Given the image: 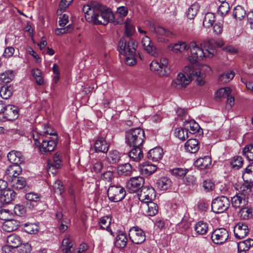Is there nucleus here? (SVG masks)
Instances as JSON below:
<instances>
[{
  "label": "nucleus",
  "instance_id": "37",
  "mask_svg": "<svg viewBox=\"0 0 253 253\" xmlns=\"http://www.w3.org/2000/svg\"><path fill=\"white\" fill-rule=\"evenodd\" d=\"M109 146L102 138L97 140L94 144L95 151L96 152L106 153L108 151Z\"/></svg>",
  "mask_w": 253,
  "mask_h": 253
},
{
  "label": "nucleus",
  "instance_id": "54",
  "mask_svg": "<svg viewBox=\"0 0 253 253\" xmlns=\"http://www.w3.org/2000/svg\"><path fill=\"white\" fill-rule=\"evenodd\" d=\"M190 223L186 219L183 218L176 226V229L179 233H182L186 231L189 228Z\"/></svg>",
  "mask_w": 253,
  "mask_h": 253
},
{
  "label": "nucleus",
  "instance_id": "42",
  "mask_svg": "<svg viewBox=\"0 0 253 253\" xmlns=\"http://www.w3.org/2000/svg\"><path fill=\"white\" fill-rule=\"evenodd\" d=\"M235 76L233 71L224 73L219 76L218 82L221 84H226L232 80Z\"/></svg>",
  "mask_w": 253,
  "mask_h": 253
},
{
  "label": "nucleus",
  "instance_id": "8",
  "mask_svg": "<svg viewBox=\"0 0 253 253\" xmlns=\"http://www.w3.org/2000/svg\"><path fill=\"white\" fill-rule=\"evenodd\" d=\"M144 179L141 176L131 178L127 182L126 187L129 193H133L138 191L143 186Z\"/></svg>",
  "mask_w": 253,
  "mask_h": 253
},
{
  "label": "nucleus",
  "instance_id": "53",
  "mask_svg": "<svg viewBox=\"0 0 253 253\" xmlns=\"http://www.w3.org/2000/svg\"><path fill=\"white\" fill-rule=\"evenodd\" d=\"M100 226L101 229H106L109 232H111V218L108 216L102 217L100 219Z\"/></svg>",
  "mask_w": 253,
  "mask_h": 253
},
{
  "label": "nucleus",
  "instance_id": "11",
  "mask_svg": "<svg viewBox=\"0 0 253 253\" xmlns=\"http://www.w3.org/2000/svg\"><path fill=\"white\" fill-rule=\"evenodd\" d=\"M127 13L128 9L126 7H119L115 14L112 12V23L115 25L122 24L123 18L127 15Z\"/></svg>",
  "mask_w": 253,
  "mask_h": 253
},
{
  "label": "nucleus",
  "instance_id": "9",
  "mask_svg": "<svg viewBox=\"0 0 253 253\" xmlns=\"http://www.w3.org/2000/svg\"><path fill=\"white\" fill-rule=\"evenodd\" d=\"M229 236L228 231L225 228H219L212 232L211 239L216 244H222L228 239Z\"/></svg>",
  "mask_w": 253,
  "mask_h": 253
},
{
  "label": "nucleus",
  "instance_id": "24",
  "mask_svg": "<svg viewBox=\"0 0 253 253\" xmlns=\"http://www.w3.org/2000/svg\"><path fill=\"white\" fill-rule=\"evenodd\" d=\"M117 173L120 177L130 176L132 174V167L129 163L119 165L116 168Z\"/></svg>",
  "mask_w": 253,
  "mask_h": 253
},
{
  "label": "nucleus",
  "instance_id": "12",
  "mask_svg": "<svg viewBox=\"0 0 253 253\" xmlns=\"http://www.w3.org/2000/svg\"><path fill=\"white\" fill-rule=\"evenodd\" d=\"M101 7V4L98 2H95L91 5H84L82 8V10L84 14V17L86 21L89 22L92 21L93 14L96 11L97 8Z\"/></svg>",
  "mask_w": 253,
  "mask_h": 253
},
{
  "label": "nucleus",
  "instance_id": "36",
  "mask_svg": "<svg viewBox=\"0 0 253 253\" xmlns=\"http://www.w3.org/2000/svg\"><path fill=\"white\" fill-rule=\"evenodd\" d=\"M129 152V157L133 161L138 162L143 157V153L140 146L132 147Z\"/></svg>",
  "mask_w": 253,
  "mask_h": 253
},
{
  "label": "nucleus",
  "instance_id": "7",
  "mask_svg": "<svg viewBox=\"0 0 253 253\" xmlns=\"http://www.w3.org/2000/svg\"><path fill=\"white\" fill-rule=\"evenodd\" d=\"M128 236L130 241L135 244H141L146 240L144 231L138 227H132L130 228Z\"/></svg>",
  "mask_w": 253,
  "mask_h": 253
},
{
  "label": "nucleus",
  "instance_id": "61",
  "mask_svg": "<svg viewBox=\"0 0 253 253\" xmlns=\"http://www.w3.org/2000/svg\"><path fill=\"white\" fill-rule=\"evenodd\" d=\"M221 3L218 8V13L221 16H224L228 12L230 6L227 2H221Z\"/></svg>",
  "mask_w": 253,
  "mask_h": 253
},
{
  "label": "nucleus",
  "instance_id": "15",
  "mask_svg": "<svg viewBox=\"0 0 253 253\" xmlns=\"http://www.w3.org/2000/svg\"><path fill=\"white\" fill-rule=\"evenodd\" d=\"M3 110L2 114L5 119L12 121L18 118V111L16 106L12 105H6Z\"/></svg>",
  "mask_w": 253,
  "mask_h": 253
},
{
  "label": "nucleus",
  "instance_id": "52",
  "mask_svg": "<svg viewBox=\"0 0 253 253\" xmlns=\"http://www.w3.org/2000/svg\"><path fill=\"white\" fill-rule=\"evenodd\" d=\"M24 230L28 234H36L38 232L39 229L38 225L36 223H26L24 224Z\"/></svg>",
  "mask_w": 253,
  "mask_h": 253
},
{
  "label": "nucleus",
  "instance_id": "23",
  "mask_svg": "<svg viewBox=\"0 0 253 253\" xmlns=\"http://www.w3.org/2000/svg\"><path fill=\"white\" fill-rule=\"evenodd\" d=\"M248 233V227L246 224L238 223L234 227V233L237 239H241L245 237Z\"/></svg>",
  "mask_w": 253,
  "mask_h": 253
},
{
  "label": "nucleus",
  "instance_id": "16",
  "mask_svg": "<svg viewBox=\"0 0 253 253\" xmlns=\"http://www.w3.org/2000/svg\"><path fill=\"white\" fill-rule=\"evenodd\" d=\"M183 127H184L187 131H189L190 133L195 134L198 133L200 134L203 133L202 129L194 120H185L183 123Z\"/></svg>",
  "mask_w": 253,
  "mask_h": 253
},
{
  "label": "nucleus",
  "instance_id": "4",
  "mask_svg": "<svg viewBox=\"0 0 253 253\" xmlns=\"http://www.w3.org/2000/svg\"><path fill=\"white\" fill-rule=\"evenodd\" d=\"M110 9L106 7L102 4L99 8H97L96 11H95L92 16L93 20L89 21L96 25H107L110 20Z\"/></svg>",
  "mask_w": 253,
  "mask_h": 253
},
{
  "label": "nucleus",
  "instance_id": "29",
  "mask_svg": "<svg viewBox=\"0 0 253 253\" xmlns=\"http://www.w3.org/2000/svg\"><path fill=\"white\" fill-rule=\"evenodd\" d=\"M135 31V27L131 22V20L127 18L125 22V38L127 39L132 38Z\"/></svg>",
  "mask_w": 253,
  "mask_h": 253
},
{
  "label": "nucleus",
  "instance_id": "40",
  "mask_svg": "<svg viewBox=\"0 0 253 253\" xmlns=\"http://www.w3.org/2000/svg\"><path fill=\"white\" fill-rule=\"evenodd\" d=\"M14 75L11 70H7L0 74V83L7 84L14 79Z\"/></svg>",
  "mask_w": 253,
  "mask_h": 253
},
{
  "label": "nucleus",
  "instance_id": "13",
  "mask_svg": "<svg viewBox=\"0 0 253 253\" xmlns=\"http://www.w3.org/2000/svg\"><path fill=\"white\" fill-rule=\"evenodd\" d=\"M126 190L120 185L112 184V201L117 202L122 201L125 197Z\"/></svg>",
  "mask_w": 253,
  "mask_h": 253
},
{
  "label": "nucleus",
  "instance_id": "49",
  "mask_svg": "<svg viewBox=\"0 0 253 253\" xmlns=\"http://www.w3.org/2000/svg\"><path fill=\"white\" fill-rule=\"evenodd\" d=\"M200 8V5L198 3L192 4L187 11V17L189 19H193L197 14Z\"/></svg>",
  "mask_w": 253,
  "mask_h": 253
},
{
  "label": "nucleus",
  "instance_id": "1",
  "mask_svg": "<svg viewBox=\"0 0 253 253\" xmlns=\"http://www.w3.org/2000/svg\"><path fill=\"white\" fill-rule=\"evenodd\" d=\"M118 47L119 53L125 57V61L127 65L133 66L136 64L137 42L135 39L122 37L119 42Z\"/></svg>",
  "mask_w": 253,
  "mask_h": 253
},
{
  "label": "nucleus",
  "instance_id": "58",
  "mask_svg": "<svg viewBox=\"0 0 253 253\" xmlns=\"http://www.w3.org/2000/svg\"><path fill=\"white\" fill-rule=\"evenodd\" d=\"M33 138L35 141V144L39 147L41 145V141L42 142V139H44V135L42 133H40L37 130H34L32 134Z\"/></svg>",
  "mask_w": 253,
  "mask_h": 253
},
{
  "label": "nucleus",
  "instance_id": "21",
  "mask_svg": "<svg viewBox=\"0 0 253 253\" xmlns=\"http://www.w3.org/2000/svg\"><path fill=\"white\" fill-rule=\"evenodd\" d=\"M138 169L141 174L145 176H148L154 173L157 168L154 165L148 162H144L139 165Z\"/></svg>",
  "mask_w": 253,
  "mask_h": 253
},
{
  "label": "nucleus",
  "instance_id": "63",
  "mask_svg": "<svg viewBox=\"0 0 253 253\" xmlns=\"http://www.w3.org/2000/svg\"><path fill=\"white\" fill-rule=\"evenodd\" d=\"M17 253H30L32 248L30 244L26 243L19 246Z\"/></svg>",
  "mask_w": 253,
  "mask_h": 253
},
{
  "label": "nucleus",
  "instance_id": "26",
  "mask_svg": "<svg viewBox=\"0 0 253 253\" xmlns=\"http://www.w3.org/2000/svg\"><path fill=\"white\" fill-rule=\"evenodd\" d=\"M163 154V149L160 147H156L148 152L147 158L153 161L158 162L162 159Z\"/></svg>",
  "mask_w": 253,
  "mask_h": 253
},
{
  "label": "nucleus",
  "instance_id": "50",
  "mask_svg": "<svg viewBox=\"0 0 253 253\" xmlns=\"http://www.w3.org/2000/svg\"><path fill=\"white\" fill-rule=\"evenodd\" d=\"M231 89L229 87H224L219 89L216 92L215 99L220 101L221 98H226L231 94Z\"/></svg>",
  "mask_w": 253,
  "mask_h": 253
},
{
  "label": "nucleus",
  "instance_id": "55",
  "mask_svg": "<svg viewBox=\"0 0 253 253\" xmlns=\"http://www.w3.org/2000/svg\"><path fill=\"white\" fill-rule=\"evenodd\" d=\"M243 155L249 161H253V144L246 146L243 150Z\"/></svg>",
  "mask_w": 253,
  "mask_h": 253
},
{
  "label": "nucleus",
  "instance_id": "30",
  "mask_svg": "<svg viewBox=\"0 0 253 253\" xmlns=\"http://www.w3.org/2000/svg\"><path fill=\"white\" fill-rule=\"evenodd\" d=\"M156 185L161 190L166 191L171 187L172 181L167 177H163L157 180Z\"/></svg>",
  "mask_w": 253,
  "mask_h": 253
},
{
  "label": "nucleus",
  "instance_id": "57",
  "mask_svg": "<svg viewBox=\"0 0 253 253\" xmlns=\"http://www.w3.org/2000/svg\"><path fill=\"white\" fill-rule=\"evenodd\" d=\"M175 136L183 141L188 138V131L183 127L177 128L175 130Z\"/></svg>",
  "mask_w": 253,
  "mask_h": 253
},
{
  "label": "nucleus",
  "instance_id": "43",
  "mask_svg": "<svg viewBox=\"0 0 253 253\" xmlns=\"http://www.w3.org/2000/svg\"><path fill=\"white\" fill-rule=\"evenodd\" d=\"M13 91L12 86L3 85L0 88V95L3 99H7L12 95Z\"/></svg>",
  "mask_w": 253,
  "mask_h": 253
},
{
  "label": "nucleus",
  "instance_id": "25",
  "mask_svg": "<svg viewBox=\"0 0 253 253\" xmlns=\"http://www.w3.org/2000/svg\"><path fill=\"white\" fill-rule=\"evenodd\" d=\"M154 194V189L152 187H147L143 186L140 191V193L138 194V199L140 201L152 200V197Z\"/></svg>",
  "mask_w": 253,
  "mask_h": 253
},
{
  "label": "nucleus",
  "instance_id": "56",
  "mask_svg": "<svg viewBox=\"0 0 253 253\" xmlns=\"http://www.w3.org/2000/svg\"><path fill=\"white\" fill-rule=\"evenodd\" d=\"M188 45L185 42L175 43L172 45L171 50L175 53H181L182 51L187 50Z\"/></svg>",
  "mask_w": 253,
  "mask_h": 253
},
{
  "label": "nucleus",
  "instance_id": "46",
  "mask_svg": "<svg viewBox=\"0 0 253 253\" xmlns=\"http://www.w3.org/2000/svg\"><path fill=\"white\" fill-rule=\"evenodd\" d=\"M208 224L203 221H199L195 225V230L199 235L205 234L208 230Z\"/></svg>",
  "mask_w": 253,
  "mask_h": 253
},
{
  "label": "nucleus",
  "instance_id": "60",
  "mask_svg": "<svg viewBox=\"0 0 253 253\" xmlns=\"http://www.w3.org/2000/svg\"><path fill=\"white\" fill-rule=\"evenodd\" d=\"M188 70H189L188 74L190 76L188 78H190L191 80V79L196 78L197 76L199 75L201 73V71L199 68H196L193 65L188 67L186 70L187 71Z\"/></svg>",
  "mask_w": 253,
  "mask_h": 253
},
{
  "label": "nucleus",
  "instance_id": "45",
  "mask_svg": "<svg viewBox=\"0 0 253 253\" xmlns=\"http://www.w3.org/2000/svg\"><path fill=\"white\" fill-rule=\"evenodd\" d=\"M239 214L243 219H248L253 216V209L250 207H243L242 208Z\"/></svg>",
  "mask_w": 253,
  "mask_h": 253
},
{
  "label": "nucleus",
  "instance_id": "39",
  "mask_svg": "<svg viewBox=\"0 0 253 253\" xmlns=\"http://www.w3.org/2000/svg\"><path fill=\"white\" fill-rule=\"evenodd\" d=\"M6 243L15 249L18 248L21 244V238L16 234H11L7 237Z\"/></svg>",
  "mask_w": 253,
  "mask_h": 253
},
{
  "label": "nucleus",
  "instance_id": "47",
  "mask_svg": "<svg viewBox=\"0 0 253 253\" xmlns=\"http://www.w3.org/2000/svg\"><path fill=\"white\" fill-rule=\"evenodd\" d=\"M13 187L16 189H21L26 185V181L23 177H18L13 178L12 180Z\"/></svg>",
  "mask_w": 253,
  "mask_h": 253
},
{
  "label": "nucleus",
  "instance_id": "32",
  "mask_svg": "<svg viewBox=\"0 0 253 253\" xmlns=\"http://www.w3.org/2000/svg\"><path fill=\"white\" fill-rule=\"evenodd\" d=\"M242 177L246 183L253 182V163L250 164L242 173Z\"/></svg>",
  "mask_w": 253,
  "mask_h": 253
},
{
  "label": "nucleus",
  "instance_id": "3",
  "mask_svg": "<svg viewBox=\"0 0 253 253\" xmlns=\"http://www.w3.org/2000/svg\"><path fill=\"white\" fill-rule=\"evenodd\" d=\"M145 138L144 130L139 127L129 129L125 133L126 143L130 147L140 146Z\"/></svg>",
  "mask_w": 253,
  "mask_h": 253
},
{
  "label": "nucleus",
  "instance_id": "34",
  "mask_svg": "<svg viewBox=\"0 0 253 253\" xmlns=\"http://www.w3.org/2000/svg\"><path fill=\"white\" fill-rule=\"evenodd\" d=\"M211 164V158L209 156H205L204 158H200L195 162V166L200 169H205L209 167Z\"/></svg>",
  "mask_w": 253,
  "mask_h": 253
},
{
  "label": "nucleus",
  "instance_id": "19",
  "mask_svg": "<svg viewBox=\"0 0 253 253\" xmlns=\"http://www.w3.org/2000/svg\"><path fill=\"white\" fill-rule=\"evenodd\" d=\"M142 44L144 49L148 53L154 56L158 55L156 47L152 43L150 39L148 36H145L142 38Z\"/></svg>",
  "mask_w": 253,
  "mask_h": 253
},
{
  "label": "nucleus",
  "instance_id": "48",
  "mask_svg": "<svg viewBox=\"0 0 253 253\" xmlns=\"http://www.w3.org/2000/svg\"><path fill=\"white\" fill-rule=\"evenodd\" d=\"M246 15V12L242 6L237 5L234 8L233 12V16L235 18L242 20L245 17Z\"/></svg>",
  "mask_w": 253,
  "mask_h": 253
},
{
  "label": "nucleus",
  "instance_id": "20",
  "mask_svg": "<svg viewBox=\"0 0 253 253\" xmlns=\"http://www.w3.org/2000/svg\"><path fill=\"white\" fill-rule=\"evenodd\" d=\"M8 161L13 165H20L25 161V157L22 154L17 151H11L7 154Z\"/></svg>",
  "mask_w": 253,
  "mask_h": 253
},
{
  "label": "nucleus",
  "instance_id": "27",
  "mask_svg": "<svg viewBox=\"0 0 253 253\" xmlns=\"http://www.w3.org/2000/svg\"><path fill=\"white\" fill-rule=\"evenodd\" d=\"M61 163L59 154H55L53 158V161L48 162V173L51 172L53 174H55L57 172V169H59Z\"/></svg>",
  "mask_w": 253,
  "mask_h": 253
},
{
  "label": "nucleus",
  "instance_id": "33",
  "mask_svg": "<svg viewBox=\"0 0 253 253\" xmlns=\"http://www.w3.org/2000/svg\"><path fill=\"white\" fill-rule=\"evenodd\" d=\"M22 169L19 165H11L6 169L5 173L10 177H18V176L21 173Z\"/></svg>",
  "mask_w": 253,
  "mask_h": 253
},
{
  "label": "nucleus",
  "instance_id": "10",
  "mask_svg": "<svg viewBox=\"0 0 253 253\" xmlns=\"http://www.w3.org/2000/svg\"><path fill=\"white\" fill-rule=\"evenodd\" d=\"M57 143V136L49 137V139H42V142L39 145V149L41 153L45 154L47 152L52 151L56 146Z\"/></svg>",
  "mask_w": 253,
  "mask_h": 253
},
{
  "label": "nucleus",
  "instance_id": "18",
  "mask_svg": "<svg viewBox=\"0 0 253 253\" xmlns=\"http://www.w3.org/2000/svg\"><path fill=\"white\" fill-rule=\"evenodd\" d=\"M15 194V192L12 189H4V190H1L0 201L1 202L2 205L9 204L14 200Z\"/></svg>",
  "mask_w": 253,
  "mask_h": 253
},
{
  "label": "nucleus",
  "instance_id": "2",
  "mask_svg": "<svg viewBox=\"0 0 253 253\" xmlns=\"http://www.w3.org/2000/svg\"><path fill=\"white\" fill-rule=\"evenodd\" d=\"M189 48L190 49L191 52V56L189 57V59L193 63L203 60L207 57L211 58L215 52L213 47H209L204 50L194 42H190L188 45Z\"/></svg>",
  "mask_w": 253,
  "mask_h": 253
},
{
  "label": "nucleus",
  "instance_id": "44",
  "mask_svg": "<svg viewBox=\"0 0 253 253\" xmlns=\"http://www.w3.org/2000/svg\"><path fill=\"white\" fill-rule=\"evenodd\" d=\"M214 21V14L211 12H208L205 14L203 24L205 28H209L212 26Z\"/></svg>",
  "mask_w": 253,
  "mask_h": 253
},
{
  "label": "nucleus",
  "instance_id": "41",
  "mask_svg": "<svg viewBox=\"0 0 253 253\" xmlns=\"http://www.w3.org/2000/svg\"><path fill=\"white\" fill-rule=\"evenodd\" d=\"M145 203L146 204L147 208V215L151 216L155 215L158 211V205L150 200L146 201Z\"/></svg>",
  "mask_w": 253,
  "mask_h": 253
},
{
  "label": "nucleus",
  "instance_id": "51",
  "mask_svg": "<svg viewBox=\"0 0 253 253\" xmlns=\"http://www.w3.org/2000/svg\"><path fill=\"white\" fill-rule=\"evenodd\" d=\"M188 171V169L181 168H174L170 170L171 174L178 178L184 177Z\"/></svg>",
  "mask_w": 253,
  "mask_h": 253
},
{
  "label": "nucleus",
  "instance_id": "28",
  "mask_svg": "<svg viewBox=\"0 0 253 253\" xmlns=\"http://www.w3.org/2000/svg\"><path fill=\"white\" fill-rule=\"evenodd\" d=\"M185 150L191 153L197 152L200 148L198 141L196 139L190 138L185 143Z\"/></svg>",
  "mask_w": 253,
  "mask_h": 253
},
{
  "label": "nucleus",
  "instance_id": "5",
  "mask_svg": "<svg viewBox=\"0 0 253 253\" xmlns=\"http://www.w3.org/2000/svg\"><path fill=\"white\" fill-rule=\"evenodd\" d=\"M168 59L165 57H162L159 62L157 60L153 61L150 64V69L155 71L160 76H165L169 73V69L168 67Z\"/></svg>",
  "mask_w": 253,
  "mask_h": 253
},
{
  "label": "nucleus",
  "instance_id": "35",
  "mask_svg": "<svg viewBox=\"0 0 253 253\" xmlns=\"http://www.w3.org/2000/svg\"><path fill=\"white\" fill-rule=\"evenodd\" d=\"M253 246V239H248L245 241L240 242L238 245V250L239 253H247L250 248Z\"/></svg>",
  "mask_w": 253,
  "mask_h": 253
},
{
  "label": "nucleus",
  "instance_id": "22",
  "mask_svg": "<svg viewBox=\"0 0 253 253\" xmlns=\"http://www.w3.org/2000/svg\"><path fill=\"white\" fill-rule=\"evenodd\" d=\"M114 241V247L118 249L124 248L127 244V239L126 234L122 231H119Z\"/></svg>",
  "mask_w": 253,
  "mask_h": 253
},
{
  "label": "nucleus",
  "instance_id": "31",
  "mask_svg": "<svg viewBox=\"0 0 253 253\" xmlns=\"http://www.w3.org/2000/svg\"><path fill=\"white\" fill-rule=\"evenodd\" d=\"M20 226V222L15 219H8L3 225V229L7 232L16 230Z\"/></svg>",
  "mask_w": 253,
  "mask_h": 253
},
{
  "label": "nucleus",
  "instance_id": "64",
  "mask_svg": "<svg viewBox=\"0 0 253 253\" xmlns=\"http://www.w3.org/2000/svg\"><path fill=\"white\" fill-rule=\"evenodd\" d=\"M243 164V158L241 157L234 158V160L231 162V165L233 168L239 169Z\"/></svg>",
  "mask_w": 253,
  "mask_h": 253
},
{
  "label": "nucleus",
  "instance_id": "59",
  "mask_svg": "<svg viewBox=\"0 0 253 253\" xmlns=\"http://www.w3.org/2000/svg\"><path fill=\"white\" fill-rule=\"evenodd\" d=\"M33 138L35 141V144L39 147L41 145V141L42 142V139H44V135L42 133H40L37 130H34L32 134Z\"/></svg>",
  "mask_w": 253,
  "mask_h": 253
},
{
  "label": "nucleus",
  "instance_id": "17",
  "mask_svg": "<svg viewBox=\"0 0 253 253\" xmlns=\"http://www.w3.org/2000/svg\"><path fill=\"white\" fill-rule=\"evenodd\" d=\"M248 197L246 194H238L231 199L232 206L235 208H243L248 203Z\"/></svg>",
  "mask_w": 253,
  "mask_h": 253
},
{
  "label": "nucleus",
  "instance_id": "6",
  "mask_svg": "<svg viewBox=\"0 0 253 253\" xmlns=\"http://www.w3.org/2000/svg\"><path fill=\"white\" fill-rule=\"evenodd\" d=\"M230 202L228 198L222 196L215 198L211 203V209L216 213H220L226 211L229 208Z\"/></svg>",
  "mask_w": 253,
  "mask_h": 253
},
{
  "label": "nucleus",
  "instance_id": "38",
  "mask_svg": "<svg viewBox=\"0 0 253 253\" xmlns=\"http://www.w3.org/2000/svg\"><path fill=\"white\" fill-rule=\"evenodd\" d=\"M62 253H73L75 246L69 238H65L62 241Z\"/></svg>",
  "mask_w": 253,
  "mask_h": 253
},
{
  "label": "nucleus",
  "instance_id": "14",
  "mask_svg": "<svg viewBox=\"0 0 253 253\" xmlns=\"http://www.w3.org/2000/svg\"><path fill=\"white\" fill-rule=\"evenodd\" d=\"M190 82V78H187L183 73H179L176 79L172 82L171 85L175 88L180 89L185 87Z\"/></svg>",
  "mask_w": 253,
  "mask_h": 253
},
{
  "label": "nucleus",
  "instance_id": "62",
  "mask_svg": "<svg viewBox=\"0 0 253 253\" xmlns=\"http://www.w3.org/2000/svg\"><path fill=\"white\" fill-rule=\"evenodd\" d=\"M154 29L155 32L161 36L169 37L171 34L169 31L161 26L154 27Z\"/></svg>",
  "mask_w": 253,
  "mask_h": 253
}]
</instances>
